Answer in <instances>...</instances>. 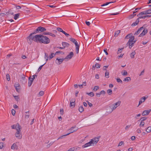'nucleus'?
<instances>
[{
    "mask_svg": "<svg viewBox=\"0 0 151 151\" xmlns=\"http://www.w3.org/2000/svg\"><path fill=\"white\" fill-rule=\"evenodd\" d=\"M92 142L91 141L89 142H88L84 145L82 146V147L83 148H84L86 147H88V146L93 145L92 144Z\"/></svg>",
    "mask_w": 151,
    "mask_h": 151,
    "instance_id": "13",
    "label": "nucleus"
},
{
    "mask_svg": "<svg viewBox=\"0 0 151 151\" xmlns=\"http://www.w3.org/2000/svg\"><path fill=\"white\" fill-rule=\"evenodd\" d=\"M62 45L64 49L65 47H68L70 45L69 43L65 42H63L62 43Z\"/></svg>",
    "mask_w": 151,
    "mask_h": 151,
    "instance_id": "19",
    "label": "nucleus"
},
{
    "mask_svg": "<svg viewBox=\"0 0 151 151\" xmlns=\"http://www.w3.org/2000/svg\"><path fill=\"white\" fill-rule=\"evenodd\" d=\"M60 114L62 115L63 114V109H61L60 111Z\"/></svg>",
    "mask_w": 151,
    "mask_h": 151,
    "instance_id": "61",
    "label": "nucleus"
},
{
    "mask_svg": "<svg viewBox=\"0 0 151 151\" xmlns=\"http://www.w3.org/2000/svg\"><path fill=\"white\" fill-rule=\"evenodd\" d=\"M45 63H45L43 65H41V66H40L39 67V68H38V71H39H39H40V70L42 68V67H43V65H44Z\"/></svg>",
    "mask_w": 151,
    "mask_h": 151,
    "instance_id": "51",
    "label": "nucleus"
},
{
    "mask_svg": "<svg viewBox=\"0 0 151 151\" xmlns=\"http://www.w3.org/2000/svg\"><path fill=\"white\" fill-rule=\"evenodd\" d=\"M29 80L28 86L29 87H30L32 84L33 81L31 80L30 77L29 78Z\"/></svg>",
    "mask_w": 151,
    "mask_h": 151,
    "instance_id": "24",
    "label": "nucleus"
},
{
    "mask_svg": "<svg viewBox=\"0 0 151 151\" xmlns=\"http://www.w3.org/2000/svg\"><path fill=\"white\" fill-rule=\"evenodd\" d=\"M100 94H103L104 95L106 93V92L104 91H103V90H102V91H101L100 92Z\"/></svg>",
    "mask_w": 151,
    "mask_h": 151,
    "instance_id": "59",
    "label": "nucleus"
},
{
    "mask_svg": "<svg viewBox=\"0 0 151 151\" xmlns=\"http://www.w3.org/2000/svg\"><path fill=\"white\" fill-rule=\"evenodd\" d=\"M77 150V148L73 147L70 148L68 150L69 151H76Z\"/></svg>",
    "mask_w": 151,
    "mask_h": 151,
    "instance_id": "39",
    "label": "nucleus"
},
{
    "mask_svg": "<svg viewBox=\"0 0 151 151\" xmlns=\"http://www.w3.org/2000/svg\"><path fill=\"white\" fill-rule=\"evenodd\" d=\"M109 72L106 71L105 74V76L106 77V78H108L109 77Z\"/></svg>",
    "mask_w": 151,
    "mask_h": 151,
    "instance_id": "36",
    "label": "nucleus"
},
{
    "mask_svg": "<svg viewBox=\"0 0 151 151\" xmlns=\"http://www.w3.org/2000/svg\"><path fill=\"white\" fill-rule=\"evenodd\" d=\"M151 131V127H149L146 130V131L147 133H150Z\"/></svg>",
    "mask_w": 151,
    "mask_h": 151,
    "instance_id": "32",
    "label": "nucleus"
},
{
    "mask_svg": "<svg viewBox=\"0 0 151 151\" xmlns=\"http://www.w3.org/2000/svg\"><path fill=\"white\" fill-rule=\"evenodd\" d=\"M124 143L123 142L121 141L120 142L118 145V147L120 146H121L123 144H124Z\"/></svg>",
    "mask_w": 151,
    "mask_h": 151,
    "instance_id": "58",
    "label": "nucleus"
},
{
    "mask_svg": "<svg viewBox=\"0 0 151 151\" xmlns=\"http://www.w3.org/2000/svg\"><path fill=\"white\" fill-rule=\"evenodd\" d=\"M19 17V13L17 14H15L14 18V19L16 20Z\"/></svg>",
    "mask_w": 151,
    "mask_h": 151,
    "instance_id": "30",
    "label": "nucleus"
},
{
    "mask_svg": "<svg viewBox=\"0 0 151 151\" xmlns=\"http://www.w3.org/2000/svg\"><path fill=\"white\" fill-rule=\"evenodd\" d=\"M99 138L96 137L92 139L91 141L92 142V144L93 145H96L99 141Z\"/></svg>",
    "mask_w": 151,
    "mask_h": 151,
    "instance_id": "8",
    "label": "nucleus"
},
{
    "mask_svg": "<svg viewBox=\"0 0 151 151\" xmlns=\"http://www.w3.org/2000/svg\"><path fill=\"white\" fill-rule=\"evenodd\" d=\"M44 94V92L42 91H40L38 94V96H40L43 95Z\"/></svg>",
    "mask_w": 151,
    "mask_h": 151,
    "instance_id": "33",
    "label": "nucleus"
},
{
    "mask_svg": "<svg viewBox=\"0 0 151 151\" xmlns=\"http://www.w3.org/2000/svg\"><path fill=\"white\" fill-rule=\"evenodd\" d=\"M69 134H65V135H63V136H62L60 137L58 139H62L63 138V137H65V136H66L67 135H68Z\"/></svg>",
    "mask_w": 151,
    "mask_h": 151,
    "instance_id": "49",
    "label": "nucleus"
},
{
    "mask_svg": "<svg viewBox=\"0 0 151 151\" xmlns=\"http://www.w3.org/2000/svg\"><path fill=\"white\" fill-rule=\"evenodd\" d=\"M137 132L138 133H139L141 132V130L140 129H137L136 130Z\"/></svg>",
    "mask_w": 151,
    "mask_h": 151,
    "instance_id": "64",
    "label": "nucleus"
},
{
    "mask_svg": "<svg viewBox=\"0 0 151 151\" xmlns=\"http://www.w3.org/2000/svg\"><path fill=\"white\" fill-rule=\"evenodd\" d=\"M131 125H128L126 126L125 127V129L126 130H127L131 126Z\"/></svg>",
    "mask_w": 151,
    "mask_h": 151,
    "instance_id": "57",
    "label": "nucleus"
},
{
    "mask_svg": "<svg viewBox=\"0 0 151 151\" xmlns=\"http://www.w3.org/2000/svg\"><path fill=\"white\" fill-rule=\"evenodd\" d=\"M78 110L80 112H82L84 111V109L82 106H80L78 109Z\"/></svg>",
    "mask_w": 151,
    "mask_h": 151,
    "instance_id": "29",
    "label": "nucleus"
},
{
    "mask_svg": "<svg viewBox=\"0 0 151 151\" xmlns=\"http://www.w3.org/2000/svg\"><path fill=\"white\" fill-rule=\"evenodd\" d=\"M120 31L119 30H118L114 34V36L115 37H116L118 35V34L120 33Z\"/></svg>",
    "mask_w": 151,
    "mask_h": 151,
    "instance_id": "44",
    "label": "nucleus"
},
{
    "mask_svg": "<svg viewBox=\"0 0 151 151\" xmlns=\"http://www.w3.org/2000/svg\"><path fill=\"white\" fill-rule=\"evenodd\" d=\"M45 59L46 61L48 60V56L47 54L46 53H45Z\"/></svg>",
    "mask_w": 151,
    "mask_h": 151,
    "instance_id": "41",
    "label": "nucleus"
},
{
    "mask_svg": "<svg viewBox=\"0 0 151 151\" xmlns=\"http://www.w3.org/2000/svg\"><path fill=\"white\" fill-rule=\"evenodd\" d=\"M107 93L109 95H110L112 94V91L111 89H109L107 90Z\"/></svg>",
    "mask_w": 151,
    "mask_h": 151,
    "instance_id": "35",
    "label": "nucleus"
},
{
    "mask_svg": "<svg viewBox=\"0 0 151 151\" xmlns=\"http://www.w3.org/2000/svg\"><path fill=\"white\" fill-rule=\"evenodd\" d=\"M4 146V143L3 142L0 143V149H1Z\"/></svg>",
    "mask_w": 151,
    "mask_h": 151,
    "instance_id": "54",
    "label": "nucleus"
},
{
    "mask_svg": "<svg viewBox=\"0 0 151 151\" xmlns=\"http://www.w3.org/2000/svg\"><path fill=\"white\" fill-rule=\"evenodd\" d=\"M13 96L14 98L17 101H18L19 99V98L18 96Z\"/></svg>",
    "mask_w": 151,
    "mask_h": 151,
    "instance_id": "46",
    "label": "nucleus"
},
{
    "mask_svg": "<svg viewBox=\"0 0 151 151\" xmlns=\"http://www.w3.org/2000/svg\"><path fill=\"white\" fill-rule=\"evenodd\" d=\"M65 60V58H62V59H58V58H57L56 59V60H58V65H60L61 63H62L63 62L64 60Z\"/></svg>",
    "mask_w": 151,
    "mask_h": 151,
    "instance_id": "20",
    "label": "nucleus"
},
{
    "mask_svg": "<svg viewBox=\"0 0 151 151\" xmlns=\"http://www.w3.org/2000/svg\"><path fill=\"white\" fill-rule=\"evenodd\" d=\"M74 55V53L73 52H70L69 54L67 56H66V57L65 58V60H70L71 59L72 57Z\"/></svg>",
    "mask_w": 151,
    "mask_h": 151,
    "instance_id": "9",
    "label": "nucleus"
},
{
    "mask_svg": "<svg viewBox=\"0 0 151 151\" xmlns=\"http://www.w3.org/2000/svg\"><path fill=\"white\" fill-rule=\"evenodd\" d=\"M131 80V78L130 77H127V78H125L124 79V80H123V81H130Z\"/></svg>",
    "mask_w": 151,
    "mask_h": 151,
    "instance_id": "38",
    "label": "nucleus"
},
{
    "mask_svg": "<svg viewBox=\"0 0 151 151\" xmlns=\"http://www.w3.org/2000/svg\"><path fill=\"white\" fill-rule=\"evenodd\" d=\"M106 50H107V49L106 48H105L104 50V52H105L106 55H108V53L107 52Z\"/></svg>",
    "mask_w": 151,
    "mask_h": 151,
    "instance_id": "63",
    "label": "nucleus"
},
{
    "mask_svg": "<svg viewBox=\"0 0 151 151\" xmlns=\"http://www.w3.org/2000/svg\"><path fill=\"white\" fill-rule=\"evenodd\" d=\"M134 36H132V37L129 38V41L128 42H133L135 41L136 42V40H134Z\"/></svg>",
    "mask_w": 151,
    "mask_h": 151,
    "instance_id": "27",
    "label": "nucleus"
},
{
    "mask_svg": "<svg viewBox=\"0 0 151 151\" xmlns=\"http://www.w3.org/2000/svg\"><path fill=\"white\" fill-rule=\"evenodd\" d=\"M57 30L59 31V32H61V31H62V29H61V28H59V27H58L57 28Z\"/></svg>",
    "mask_w": 151,
    "mask_h": 151,
    "instance_id": "62",
    "label": "nucleus"
},
{
    "mask_svg": "<svg viewBox=\"0 0 151 151\" xmlns=\"http://www.w3.org/2000/svg\"><path fill=\"white\" fill-rule=\"evenodd\" d=\"M147 118L146 117H144L141 118L140 119V120H141V121L142 122L143 121L145 120Z\"/></svg>",
    "mask_w": 151,
    "mask_h": 151,
    "instance_id": "53",
    "label": "nucleus"
},
{
    "mask_svg": "<svg viewBox=\"0 0 151 151\" xmlns=\"http://www.w3.org/2000/svg\"><path fill=\"white\" fill-rule=\"evenodd\" d=\"M70 41H71L73 43H74L75 45H78V44L77 43V41L74 38H70Z\"/></svg>",
    "mask_w": 151,
    "mask_h": 151,
    "instance_id": "22",
    "label": "nucleus"
},
{
    "mask_svg": "<svg viewBox=\"0 0 151 151\" xmlns=\"http://www.w3.org/2000/svg\"><path fill=\"white\" fill-rule=\"evenodd\" d=\"M6 78L8 81H9L10 80V76L9 74H8L6 75Z\"/></svg>",
    "mask_w": 151,
    "mask_h": 151,
    "instance_id": "47",
    "label": "nucleus"
},
{
    "mask_svg": "<svg viewBox=\"0 0 151 151\" xmlns=\"http://www.w3.org/2000/svg\"><path fill=\"white\" fill-rule=\"evenodd\" d=\"M138 19V18H137V19L136 20V21L134 23H133L132 24V26H135L136 25H137L139 22V19Z\"/></svg>",
    "mask_w": 151,
    "mask_h": 151,
    "instance_id": "23",
    "label": "nucleus"
},
{
    "mask_svg": "<svg viewBox=\"0 0 151 151\" xmlns=\"http://www.w3.org/2000/svg\"><path fill=\"white\" fill-rule=\"evenodd\" d=\"M75 101L74 102H71L70 101V107H74L75 106Z\"/></svg>",
    "mask_w": 151,
    "mask_h": 151,
    "instance_id": "37",
    "label": "nucleus"
},
{
    "mask_svg": "<svg viewBox=\"0 0 151 151\" xmlns=\"http://www.w3.org/2000/svg\"><path fill=\"white\" fill-rule=\"evenodd\" d=\"M135 42V41L130 42H128L127 45H129V48L131 49L133 46Z\"/></svg>",
    "mask_w": 151,
    "mask_h": 151,
    "instance_id": "15",
    "label": "nucleus"
},
{
    "mask_svg": "<svg viewBox=\"0 0 151 151\" xmlns=\"http://www.w3.org/2000/svg\"><path fill=\"white\" fill-rule=\"evenodd\" d=\"M40 43L47 44L50 42V39L47 37L42 35H38V42Z\"/></svg>",
    "mask_w": 151,
    "mask_h": 151,
    "instance_id": "3",
    "label": "nucleus"
},
{
    "mask_svg": "<svg viewBox=\"0 0 151 151\" xmlns=\"http://www.w3.org/2000/svg\"><path fill=\"white\" fill-rule=\"evenodd\" d=\"M18 148V146L16 143H14L11 147V149L12 150L16 149L17 150Z\"/></svg>",
    "mask_w": 151,
    "mask_h": 151,
    "instance_id": "18",
    "label": "nucleus"
},
{
    "mask_svg": "<svg viewBox=\"0 0 151 151\" xmlns=\"http://www.w3.org/2000/svg\"><path fill=\"white\" fill-rule=\"evenodd\" d=\"M151 16V15H145L144 16H139V17H138V19H145L146 17H149Z\"/></svg>",
    "mask_w": 151,
    "mask_h": 151,
    "instance_id": "26",
    "label": "nucleus"
},
{
    "mask_svg": "<svg viewBox=\"0 0 151 151\" xmlns=\"http://www.w3.org/2000/svg\"><path fill=\"white\" fill-rule=\"evenodd\" d=\"M86 94L89 95L91 97H93L94 96V94L93 92H91L90 93H86Z\"/></svg>",
    "mask_w": 151,
    "mask_h": 151,
    "instance_id": "34",
    "label": "nucleus"
},
{
    "mask_svg": "<svg viewBox=\"0 0 151 151\" xmlns=\"http://www.w3.org/2000/svg\"><path fill=\"white\" fill-rule=\"evenodd\" d=\"M151 111V109H149L148 110H145L142 113V115L143 116L147 115L149 114Z\"/></svg>",
    "mask_w": 151,
    "mask_h": 151,
    "instance_id": "16",
    "label": "nucleus"
},
{
    "mask_svg": "<svg viewBox=\"0 0 151 151\" xmlns=\"http://www.w3.org/2000/svg\"><path fill=\"white\" fill-rule=\"evenodd\" d=\"M123 71V72H122V74L123 76H125L127 75V73L126 70H124Z\"/></svg>",
    "mask_w": 151,
    "mask_h": 151,
    "instance_id": "42",
    "label": "nucleus"
},
{
    "mask_svg": "<svg viewBox=\"0 0 151 151\" xmlns=\"http://www.w3.org/2000/svg\"><path fill=\"white\" fill-rule=\"evenodd\" d=\"M147 97L144 96L140 99V100L139 101V103L138 106L140 105L142 102H144Z\"/></svg>",
    "mask_w": 151,
    "mask_h": 151,
    "instance_id": "14",
    "label": "nucleus"
},
{
    "mask_svg": "<svg viewBox=\"0 0 151 151\" xmlns=\"http://www.w3.org/2000/svg\"><path fill=\"white\" fill-rule=\"evenodd\" d=\"M136 54L135 51L133 52L130 54V56L132 58H134V56Z\"/></svg>",
    "mask_w": 151,
    "mask_h": 151,
    "instance_id": "28",
    "label": "nucleus"
},
{
    "mask_svg": "<svg viewBox=\"0 0 151 151\" xmlns=\"http://www.w3.org/2000/svg\"><path fill=\"white\" fill-rule=\"evenodd\" d=\"M79 47L80 46L79 44L76 45L75 51L77 54H78L79 53Z\"/></svg>",
    "mask_w": 151,
    "mask_h": 151,
    "instance_id": "21",
    "label": "nucleus"
},
{
    "mask_svg": "<svg viewBox=\"0 0 151 151\" xmlns=\"http://www.w3.org/2000/svg\"><path fill=\"white\" fill-rule=\"evenodd\" d=\"M144 125H145L144 122H143L141 121V122H140V123L139 124V126L143 127V126H144Z\"/></svg>",
    "mask_w": 151,
    "mask_h": 151,
    "instance_id": "50",
    "label": "nucleus"
},
{
    "mask_svg": "<svg viewBox=\"0 0 151 151\" xmlns=\"http://www.w3.org/2000/svg\"><path fill=\"white\" fill-rule=\"evenodd\" d=\"M46 29L45 28L41 27H39L35 30L34 32L36 33H37L39 32V31L41 32H43L46 31Z\"/></svg>",
    "mask_w": 151,
    "mask_h": 151,
    "instance_id": "7",
    "label": "nucleus"
},
{
    "mask_svg": "<svg viewBox=\"0 0 151 151\" xmlns=\"http://www.w3.org/2000/svg\"><path fill=\"white\" fill-rule=\"evenodd\" d=\"M99 88V87L98 86H95L94 87V88L93 89V90L95 91H96L98 90Z\"/></svg>",
    "mask_w": 151,
    "mask_h": 151,
    "instance_id": "43",
    "label": "nucleus"
},
{
    "mask_svg": "<svg viewBox=\"0 0 151 151\" xmlns=\"http://www.w3.org/2000/svg\"><path fill=\"white\" fill-rule=\"evenodd\" d=\"M14 87L15 88L16 91L19 92L20 89V85L18 83H17L14 84Z\"/></svg>",
    "mask_w": 151,
    "mask_h": 151,
    "instance_id": "10",
    "label": "nucleus"
},
{
    "mask_svg": "<svg viewBox=\"0 0 151 151\" xmlns=\"http://www.w3.org/2000/svg\"><path fill=\"white\" fill-rule=\"evenodd\" d=\"M117 81L118 83H122V81L120 78H117Z\"/></svg>",
    "mask_w": 151,
    "mask_h": 151,
    "instance_id": "56",
    "label": "nucleus"
},
{
    "mask_svg": "<svg viewBox=\"0 0 151 151\" xmlns=\"http://www.w3.org/2000/svg\"><path fill=\"white\" fill-rule=\"evenodd\" d=\"M116 1H114V2H115ZM114 2H107V3H105L104 4H103L102 5H101V6H107L108 4H110V3H114Z\"/></svg>",
    "mask_w": 151,
    "mask_h": 151,
    "instance_id": "31",
    "label": "nucleus"
},
{
    "mask_svg": "<svg viewBox=\"0 0 151 151\" xmlns=\"http://www.w3.org/2000/svg\"><path fill=\"white\" fill-rule=\"evenodd\" d=\"M143 29H144V27H142L138 29V30L134 34V35H138Z\"/></svg>",
    "mask_w": 151,
    "mask_h": 151,
    "instance_id": "17",
    "label": "nucleus"
},
{
    "mask_svg": "<svg viewBox=\"0 0 151 151\" xmlns=\"http://www.w3.org/2000/svg\"><path fill=\"white\" fill-rule=\"evenodd\" d=\"M49 35L53 37H56V35H55L53 34L50 32H49Z\"/></svg>",
    "mask_w": 151,
    "mask_h": 151,
    "instance_id": "48",
    "label": "nucleus"
},
{
    "mask_svg": "<svg viewBox=\"0 0 151 151\" xmlns=\"http://www.w3.org/2000/svg\"><path fill=\"white\" fill-rule=\"evenodd\" d=\"M15 112H16V111H15V110H14V109H12V114L13 115H14L15 114Z\"/></svg>",
    "mask_w": 151,
    "mask_h": 151,
    "instance_id": "52",
    "label": "nucleus"
},
{
    "mask_svg": "<svg viewBox=\"0 0 151 151\" xmlns=\"http://www.w3.org/2000/svg\"><path fill=\"white\" fill-rule=\"evenodd\" d=\"M147 32V29H143V31L142 33L140 34L139 35V37H141L144 36Z\"/></svg>",
    "mask_w": 151,
    "mask_h": 151,
    "instance_id": "12",
    "label": "nucleus"
},
{
    "mask_svg": "<svg viewBox=\"0 0 151 151\" xmlns=\"http://www.w3.org/2000/svg\"><path fill=\"white\" fill-rule=\"evenodd\" d=\"M121 103L120 101H118L117 102H116L112 105L111 107L113 108V109L115 110L117 107L119 106Z\"/></svg>",
    "mask_w": 151,
    "mask_h": 151,
    "instance_id": "5",
    "label": "nucleus"
},
{
    "mask_svg": "<svg viewBox=\"0 0 151 151\" xmlns=\"http://www.w3.org/2000/svg\"><path fill=\"white\" fill-rule=\"evenodd\" d=\"M12 129H15L16 132L15 133V137L19 139H21L22 137V135L21 132L22 127L21 126L17 123L16 124H14L11 126Z\"/></svg>",
    "mask_w": 151,
    "mask_h": 151,
    "instance_id": "1",
    "label": "nucleus"
},
{
    "mask_svg": "<svg viewBox=\"0 0 151 151\" xmlns=\"http://www.w3.org/2000/svg\"><path fill=\"white\" fill-rule=\"evenodd\" d=\"M95 67H96L97 68H100V65L98 63H96V64Z\"/></svg>",
    "mask_w": 151,
    "mask_h": 151,
    "instance_id": "55",
    "label": "nucleus"
},
{
    "mask_svg": "<svg viewBox=\"0 0 151 151\" xmlns=\"http://www.w3.org/2000/svg\"><path fill=\"white\" fill-rule=\"evenodd\" d=\"M132 35L133 34L132 33L129 34L125 37V39H126L129 38V39L132 37V36H133Z\"/></svg>",
    "mask_w": 151,
    "mask_h": 151,
    "instance_id": "25",
    "label": "nucleus"
},
{
    "mask_svg": "<svg viewBox=\"0 0 151 151\" xmlns=\"http://www.w3.org/2000/svg\"><path fill=\"white\" fill-rule=\"evenodd\" d=\"M35 33H36L34 32L30 34L27 37V40L29 44H31L33 41L37 42H38V35L32 36V35Z\"/></svg>",
    "mask_w": 151,
    "mask_h": 151,
    "instance_id": "2",
    "label": "nucleus"
},
{
    "mask_svg": "<svg viewBox=\"0 0 151 151\" xmlns=\"http://www.w3.org/2000/svg\"><path fill=\"white\" fill-rule=\"evenodd\" d=\"M124 49L123 48H122L121 49H119V50H118V53H120L122 52V50Z\"/></svg>",
    "mask_w": 151,
    "mask_h": 151,
    "instance_id": "60",
    "label": "nucleus"
},
{
    "mask_svg": "<svg viewBox=\"0 0 151 151\" xmlns=\"http://www.w3.org/2000/svg\"><path fill=\"white\" fill-rule=\"evenodd\" d=\"M136 15V14H131V15H130L129 16V17H128V18H129V19H130L133 18L134 16H135Z\"/></svg>",
    "mask_w": 151,
    "mask_h": 151,
    "instance_id": "45",
    "label": "nucleus"
},
{
    "mask_svg": "<svg viewBox=\"0 0 151 151\" xmlns=\"http://www.w3.org/2000/svg\"><path fill=\"white\" fill-rule=\"evenodd\" d=\"M151 13V9L147 10L143 12H142L137 14V17L141 16L142 15H146L147 14H150Z\"/></svg>",
    "mask_w": 151,
    "mask_h": 151,
    "instance_id": "4",
    "label": "nucleus"
},
{
    "mask_svg": "<svg viewBox=\"0 0 151 151\" xmlns=\"http://www.w3.org/2000/svg\"><path fill=\"white\" fill-rule=\"evenodd\" d=\"M55 55V54L53 53H52L49 56V59H51L52 58L54 57Z\"/></svg>",
    "mask_w": 151,
    "mask_h": 151,
    "instance_id": "40",
    "label": "nucleus"
},
{
    "mask_svg": "<svg viewBox=\"0 0 151 151\" xmlns=\"http://www.w3.org/2000/svg\"><path fill=\"white\" fill-rule=\"evenodd\" d=\"M78 129V128L76 127V126L74 127H72L68 130V131H69V133L68 134H70V133H73L74 132H76Z\"/></svg>",
    "mask_w": 151,
    "mask_h": 151,
    "instance_id": "6",
    "label": "nucleus"
},
{
    "mask_svg": "<svg viewBox=\"0 0 151 151\" xmlns=\"http://www.w3.org/2000/svg\"><path fill=\"white\" fill-rule=\"evenodd\" d=\"M106 111L108 113H111L114 110L113 109V108L111 106H107L106 109Z\"/></svg>",
    "mask_w": 151,
    "mask_h": 151,
    "instance_id": "11",
    "label": "nucleus"
}]
</instances>
